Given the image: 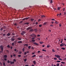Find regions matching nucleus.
I'll return each instance as SVG.
<instances>
[{
  "instance_id": "1",
  "label": "nucleus",
  "mask_w": 66,
  "mask_h": 66,
  "mask_svg": "<svg viewBox=\"0 0 66 66\" xmlns=\"http://www.w3.org/2000/svg\"><path fill=\"white\" fill-rule=\"evenodd\" d=\"M55 56L57 58H60L61 57V56L59 55H55Z\"/></svg>"
},
{
  "instance_id": "2",
  "label": "nucleus",
  "mask_w": 66,
  "mask_h": 66,
  "mask_svg": "<svg viewBox=\"0 0 66 66\" xmlns=\"http://www.w3.org/2000/svg\"><path fill=\"white\" fill-rule=\"evenodd\" d=\"M0 48L1 49V51H3V47L2 46H0Z\"/></svg>"
},
{
  "instance_id": "3",
  "label": "nucleus",
  "mask_w": 66,
  "mask_h": 66,
  "mask_svg": "<svg viewBox=\"0 0 66 66\" xmlns=\"http://www.w3.org/2000/svg\"><path fill=\"white\" fill-rule=\"evenodd\" d=\"M65 45V44H63V43H62L60 45V47H63V46H64Z\"/></svg>"
},
{
  "instance_id": "4",
  "label": "nucleus",
  "mask_w": 66,
  "mask_h": 66,
  "mask_svg": "<svg viewBox=\"0 0 66 66\" xmlns=\"http://www.w3.org/2000/svg\"><path fill=\"white\" fill-rule=\"evenodd\" d=\"M32 27H29L27 28V30L29 31V29H32Z\"/></svg>"
},
{
  "instance_id": "5",
  "label": "nucleus",
  "mask_w": 66,
  "mask_h": 66,
  "mask_svg": "<svg viewBox=\"0 0 66 66\" xmlns=\"http://www.w3.org/2000/svg\"><path fill=\"white\" fill-rule=\"evenodd\" d=\"M33 44L34 45H36V46H38V44L35 42H34Z\"/></svg>"
},
{
  "instance_id": "6",
  "label": "nucleus",
  "mask_w": 66,
  "mask_h": 66,
  "mask_svg": "<svg viewBox=\"0 0 66 66\" xmlns=\"http://www.w3.org/2000/svg\"><path fill=\"white\" fill-rule=\"evenodd\" d=\"M34 31H35V32H37V31H38V30H37V29H35L34 30Z\"/></svg>"
},
{
  "instance_id": "7",
  "label": "nucleus",
  "mask_w": 66,
  "mask_h": 66,
  "mask_svg": "<svg viewBox=\"0 0 66 66\" xmlns=\"http://www.w3.org/2000/svg\"><path fill=\"white\" fill-rule=\"evenodd\" d=\"M15 39L14 38H11V41H14L15 40Z\"/></svg>"
},
{
  "instance_id": "8",
  "label": "nucleus",
  "mask_w": 66,
  "mask_h": 66,
  "mask_svg": "<svg viewBox=\"0 0 66 66\" xmlns=\"http://www.w3.org/2000/svg\"><path fill=\"white\" fill-rule=\"evenodd\" d=\"M10 64H14V62L12 61H12H11Z\"/></svg>"
},
{
  "instance_id": "9",
  "label": "nucleus",
  "mask_w": 66,
  "mask_h": 66,
  "mask_svg": "<svg viewBox=\"0 0 66 66\" xmlns=\"http://www.w3.org/2000/svg\"><path fill=\"white\" fill-rule=\"evenodd\" d=\"M17 39H18V40H21V38L19 37L17 38Z\"/></svg>"
},
{
  "instance_id": "10",
  "label": "nucleus",
  "mask_w": 66,
  "mask_h": 66,
  "mask_svg": "<svg viewBox=\"0 0 66 66\" xmlns=\"http://www.w3.org/2000/svg\"><path fill=\"white\" fill-rule=\"evenodd\" d=\"M33 63L34 64V65H35V64H36V62L35 61H33Z\"/></svg>"
},
{
  "instance_id": "11",
  "label": "nucleus",
  "mask_w": 66,
  "mask_h": 66,
  "mask_svg": "<svg viewBox=\"0 0 66 66\" xmlns=\"http://www.w3.org/2000/svg\"><path fill=\"white\" fill-rule=\"evenodd\" d=\"M10 35H11V34H10V33H8L7 34V36H10Z\"/></svg>"
},
{
  "instance_id": "12",
  "label": "nucleus",
  "mask_w": 66,
  "mask_h": 66,
  "mask_svg": "<svg viewBox=\"0 0 66 66\" xmlns=\"http://www.w3.org/2000/svg\"><path fill=\"white\" fill-rule=\"evenodd\" d=\"M27 60V58L25 59L24 60V61L25 62H26Z\"/></svg>"
},
{
  "instance_id": "13",
  "label": "nucleus",
  "mask_w": 66,
  "mask_h": 66,
  "mask_svg": "<svg viewBox=\"0 0 66 66\" xmlns=\"http://www.w3.org/2000/svg\"><path fill=\"white\" fill-rule=\"evenodd\" d=\"M7 56L6 55H4V58H7Z\"/></svg>"
},
{
  "instance_id": "14",
  "label": "nucleus",
  "mask_w": 66,
  "mask_h": 66,
  "mask_svg": "<svg viewBox=\"0 0 66 66\" xmlns=\"http://www.w3.org/2000/svg\"><path fill=\"white\" fill-rule=\"evenodd\" d=\"M18 43H22V41H18Z\"/></svg>"
},
{
  "instance_id": "15",
  "label": "nucleus",
  "mask_w": 66,
  "mask_h": 66,
  "mask_svg": "<svg viewBox=\"0 0 66 66\" xmlns=\"http://www.w3.org/2000/svg\"><path fill=\"white\" fill-rule=\"evenodd\" d=\"M24 23L25 24H29V23L28 22H26Z\"/></svg>"
},
{
  "instance_id": "16",
  "label": "nucleus",
  "mask_w": 66,
  "mask_h": 66,
  "mask_svg": "<svg viewBox=\"0 0 66 66\" xmlns=\"http://www.w3.org/2000/svg\"><path fill=\"white\" fill-rule=\"evenodd\" d=\"M3 65L4 66H6V65L5 64V63L4 62L3 63Z\"/></svg>"
},
{
  "instance_id": "17",
  "label": "nucleus",
  "mask_w": 66,
  "mask_h": 66,
  "mask_svg": "<svg viewBox=\"0 0 66 66\" xmlns=\"http://www.w3.org/2000/svg\"><path fill=\"white\" fill-rule=\"evenodd\" d=\"M26 46V47H28V44H25L24 45V46Z\"/></svg>"
},
{
  "instance_id": "18",
  "label": "nucleus",
  "mask_w": 66,
  "mask_h": 66,
  "mask_svg": "<svg viewBox=\"0 0 66 66\" xmlns=\"http://www.w3.org/2000/svg\"><path fill=\"white\" fill-rule=\"evenodd\" d=\"M33 31V29H31L30 30L29 32H32Z\"/></svg>"
},
{
  "instance_id": "19",
  "label": "nucleus",
  "mask_w": 66,
  "mask_h": 66,
  "mask_svg": "<svg viewBox=\"0 0 66 66\" xmlns=\"http://www.w3.org/2000/svg\"><path fill=\"white\" fill-rule=\"evenodd\" d=\"M31 46H28V48L29 49H31Z\"/></svg>"
},
{
  "instance_id": "20",
  "label": "nucleus",
  "mask_w": 66,
  "mask_h": 66,
  "mask_svg": "<svg viewBox=\"0 0 66 66\" xmlns=\"http://www.w3.org/2000/svg\"><path fill=\"white\" fill-rule=\"evenodd\" d=\"M47 48H49L50 47V45H48L47 46Z\"/></svg>"
},
{
  "instance_id": "21",
  "label": "nucleus",
  "mask_w": 66,
  "mask_h": 66,
  "mask_svg": "<svg viewBox=\"0 0 66 66\" xmlns=\"http://www.w3.org/2000/svg\"><path fill=\"white\" fill-rule=\"evenodd\" d=\"M36 56V55H34L32 56V57H35V56Z\"/></svg>"
},
{
  "instance_id": "22",
  "label": "nucleus",
  "mask_w": 66,
  "mask_h": 66,
  "mask_svg": "<svg viewBox=\"0 0 66 66\" xmlns=\"http://www.w3.org/2000/svg\"><path fill=\"white\" fill-rule=\"evenodd\" d=\"M31 21H34V19H31Z\"/></svg>"
},
{
  "instance_id": "23",
  "label": "nucleus",
  "mask_w": 66,
  "mask_h": 66,
  "mask_svg": "<svg viewBox=\"0 0 66 66\" xmlns=\"http://www.w3.org/2000/svg\"><path fill=\"white\" fill-rule=\"evenodd\" d=\"M57 9L58 10H59H59H60V7H58Z\"/></svg>"
},
{
  "instance_id": "24",
  "label": "nucleus",
  "mask_w": 66,
  "mask_h": 66,
  "mask_svg": "<svg viewBox=\"0 0 66 66\" xmlns=\"http://www.w3.org/2000/svg\"><path fill=\"white\" fill-rule=\"evenodd\" d=\"M32 38L31 39H35V38L34 37H33V36H32Z\"/></svg>"
},
{
  "instance_id": "25",
  "label": "nucleus",
  "mask_w": 66,
  "mask_h": 66,
  "mask_svg": "<svg viewBox=\"0 0 66 66\" xmlns=\"http://www.w3.org/2000/svg\"><path fill=\"white\" fill-rule=\"evenodd\" d=\"M62 49V50H65V48L64 47H62L61 48Z\"/></svg>"
},
{
  "instance_id": "26",
  "label": "nucleus",
  "mask_w": 66,
  "mask_h": 66,
  "mask_svg": "<svg viewBox=\"0 0 66 66\" xmlns=\"http://www.w3.org/2000/svg\"><path fill=\"white\" fill-rule=\"evenodd\" d=\"M25 18V19H26V20H28V19H29V17L26 18Z\"/></svg>"
},
{
  "instance_id": "27",
  "label": "nucleus",
  "mask_w": 66,
  "mask_h": 66,
  "mask_svg": "<svg viewBox=\"0 0 66 66\" xmlns=\"http://www.w3.org/2000/svg\"><path fill=\"white\" fill-rule=\"evenodd\" d=\"M44 42H40L39 43L40 44H43Z\"/></svg>"
},
{
  "instance_id": "28",
  "label": "nucleus",
  "mask_w": 66,
  "mask_h": 66,
  "mask_svg": "<svg viewBox=\"0 0 66 66\" xmlns=\"http://www.w3.org/2000/svg\"><path fill=\"white\" fill-rule=\"evenodd\" d=\"M23 52H24V48H23L22 49Z\"/></svg>"
},
{
  "instance_id": "29",
  "label": "nucleus",
  "mask_w": 66,
  "mask_h": 66,
  "mask_svg": "<svg viewBox=\"0 0 66 66\" xmlns=\"http://www.w3.org/2000/svg\"><path fill=\"white\" fill-rule=\"evenodd\" d=\"M3 28H1V29L0 30L1 31H2V30H3Z\"/></svg>"
},
{
  "instance_id": "30",
  "label": "nucleus",
  "mask_w": 66,
  "mask_h": 66,
  "mask_svg": "<svg viewBox=\"0 0 66 66\" xmlns=\"http://www.w3.org/2000/svg\"><path fill=\"white\" fill-rule=\"evenodd\" d=\"M42 51H44V52H46V50L44 49L42 50Z\"/></svg>"
},
{
  "instance_id": "31",
  "label": "nucleus",
  "mask_w": 66,
  "mask_h": 66,
  "mask_svg": "<svg viewBox=\"0 0 66 66\" xmlns=\"http://www.w3.org/2000/svg\"><path fill=\"white\" fill-rule=\"evenodd\" d=\"M7 63H10V60H7Z\"/></svg>"
},
{
  "instance_id": "32",
  "label": "nucleus",
  "mask_w": 66,
  "mask_h": 66,
  "mask_svg": "<svg viewBox=\"0 0 66 66\" xmlns=\"http://www.w3.org/2000/svg\"><path fill=\"white\" fill-rule=\"evenodd\" d=\"M13 61L14 62H16V59H13Z\"/></svg>"
},
{
  "instance_id": "33",
  "label": "nucleus",
  "mask_w": 66,
  "mask_h": 66,
  "mask_svg": "<svg viewBox=\"0 0 66 66\" xmlns=\"http://www.w3.org/2000/svg\"><path fill=\"white\" fill-rule=\"evenodd\" d=\"M52 51L53 52H55V51H54V49H53L52 50Z\"/></svg>"
},
{
  "instance_id": "34",
  "label": "nucleus",
  "mask_w": 66,
  "mask_h": 66,
  "mask_svg": "<svg viewBox=\"0 0 66 66\" xmlns=\"http://www.w3.org/2000/svg\"><path fill=\"white\" fill-rule=\"evenodd\" d=\"M54 59L55 60H57V59L55 57L54 58Z\"/></svg>"
},
{
  "instance_id": "35",
  "label": "nucleus",
  "mask_w": 66,
  "mask_h": 66,
  "mask_svg": "<svg viewBox=\"0 0 66 66\" xmlns=\"http://www.w3.org/2000/svg\"><path fill=\"white\" fill-rule=\"evenodd\" d=\"M60 64L59 63H57L56 64V66H59Z\"/></svg>"
},
{
  "instance_id": "36",
  "label": "nucleus",
  "mask_w": 66,
  "mask_h": 66,
  "mask_svg": "<svg viewBox=\"0 0 66 66\" xmlns=\"http://www.w3.org/2000/svg\"><path fill=\"white\" fill-rule=\"evenodd\" d=\"M22 32V33H23V34H25V33H26V32L24 31H23Z\"/></svg>"
},
{
  "instance_id": "37",
  "label": "nucleus",
  "mask_w": 66,
  "mask_h": 66,
  "mask_svg": "<svg viewBox=\"0 0 66 66\" xmlns=\"http://www.w3.org/2000/svg\"><path fill=\"white\" fill-rule=\"evenodd\" d=\"M23 21H21L19 23H22L23 22Z\"/></svg>"
},
{
  "instance_id": "38",
  "label": "nucleus",
  "mask_w": 66,
  "mask_h": 66,
  "mask_svg": "<svg viewBox=\"0 0 66 66\" xmlns=\"http://www.w3.org/2000/svg\"><path fill=\"white\" fill-rule=\"evenodd\" d=\"M27 52H24V55H26L27 54Z\"/></svg>"
},
{
  "instance_id": "39",
  "label": "nucleus",
  "mask_w": 66,
  "mask_h": 66,
  "mask_svg": "<svg viewBox=\"0 0 66 66\" xmlns=\"http://www.w3.org/2000/svg\"><path fill=\"white\" fill-rule=\"evenodd\" d=\"M55 23H56V24H57L59 23V22H57V21H56L55 22Z\"/></svg>"
},
{
  "instance_id": "40",
  "label": "nucleus",
  "mask_w": 66,
  "mask_h": 66,
  "mask_svg": "<svg viewBox=\"0 0 66 66\" xmlns=\"http://www.w3.org/2000/svg\"><path fill=\"white\" fill-rule=\"evenodd\" d=\"M37 39L39 40H40V38H37Z\"/></svg>"
},
{
  "instance_id": "41",
  "label": "nucleus",
  "mask_w": 66,
  "mask_h": 66,
  "mask_svg": "<svg viewBox=\"0 0 66 66\" xmlns=\"http://www.w3.org/2000/svg\"><path fill=\"white\" fill-rule=\"evenodd\" d=\"M7 47L8 48H10V45H7Z\"/></svg>"
},
{
  "instance_id": "42",
  "label": "nucleus",
  "mask_w": 66,
  "mask_h": 66,
  "mask_svg": "<svg viewBox=\"0 0 66 66\" xmlns=\"http://www.w3.org/2000/svg\"><path fill=\"white\" fill-rule=\"evenodd\" d=\"M41 16L43 17H45V16L44 15H41Z\"/></svg>"
},
{
  "instance_id": "43",
  "label": "nucleus",
  "mask_w": 66,
  "mask_h": 66,
  "mask_svg": "<svg viewBox=\"0 0 66 66\" xmlns=\"http://www.w3.org/2000/svg\"><path fill=\"white\" fill-rule=\"evenodd\" d=\"M12 45L13 46H14V43H13L12 44Z\"/></svg>"
},
{
  "instance_id": "44",
  "label": "nucleus",
  "mask_w": 66,
  "mask_h": 66,
  "mask_svg": "<svg viewBox=\"0 0 66 66\" xmlns=\"http://www.w3.org/2000/svg\"><path fill=\"white\" fill-rule=\"evenodd\" d=\"M31 41L32 42H35V40H32Z\"/></svg>"
},
{
  "instance_id": "45",
  "label": "nucleus",
  "mask_w": 66,
  "mask_h": 66,
  "mask_svg": "<svg viewBox=\"0 0 66 66\" xmlns=\"http://www.w3.org/2000/svg\"><path fill=\"white\" fill-rule=\"evenodd\" d=\"M39 27H42V25L41 24H39Z\"/></svg>"
},
{
  "instance_id": "46",
  "label": "nucleus",
  "mask_w": 66,
  "mask_h": 66,
  "mask_svg": "<svg viewBox=\"0 0 66 66\" xmlns=\"http://www.w3.org/2000/svg\"><path fill=\"white\" fill-rule=\"evenodd\" d=\"M19 54H21L22 52H19Z\"/></svg>"
},
{
  "instance_id": "47",
  "label": "nucleus",
  "mask_w": 66,
  "mask_h": 66,
  "mask_svg": "<svg viewBox=\"0 0 66 66\" xmlns=\"http://www.w3.org/2000/svg\"><path fill=\"white\" fill-rule=\"evenodd\" d=\"M57 62H58V63H60V62H61V61L59 60H57Z\"/></svg>"
},
{
  "instance_id": "48",
  "label": "nucleus",
  "mask_w": 66,
  "mask_h": 66,
  "mask_svg": "<svg viewBox=\"0 0 66 66\" xmlns=\"http://www.w3.org/2000/svg\"><path fill=\"white\" fill-rule=\"evenodd\" d=\"M13 56H14V57H15V56H16V54H13Z\"/></svg>"
},
{
  "instance_id": "49",
  "label": "nucleus",
  "mask_w": 66,
  "mask_h": 66,
  "mask_svg": "<svg viewBox=\"0 0 66 66\" xmlns=\"http://www.w3.org/2000/svg\"><path fill=\"white\" fill-rule=\"evenodd\" d=\"M59 60H60V61H62V59H61V58H59Z\"/></svg>"
},
{
  "instance_id": "50",
  "label": "nucleus",
  "mask_w": 66,
  "mask_h": 66,
  "mask_svg": "<svg viewBox=\"0 0 66 66\" xmlns=\"http://www.w3.org/2000/svg\"><path fill=\"white\" fill-rule=\"evenodd\" d=\"M4 60L5 61H7V59L6 58H4Z\"/></svg>"
},
{
  "instance_id": "51",
  "label": "nucleus",
  "mask_w": 66,
  "mask_h": 66,
  "mask_svg": "<svg viewBox=\"0 0 66 66\" xmlns=\"http://www.w3.org/2000/svg\"><path fill=\"white\" fill-rule=\"evenodd\" d=\"M61 63L62 64H65V63L64 62H61Z\"/></svg>"
},
{
  "instance_id": "52",
  "label": "nucleus",
  "mask_w": 66,
  "mask_h": 66,
  "mask_svg": "<svg viewBox=\"0 0 66 66\" xmlns=\"http://www.w3.org/2000/svg\"><path fill=\"white\" fill-rule=\"evenodd\" d=\"M52 20H53V21H55V19H52Z\"/></svg>"
},
{
  "instance_id": "53",
  "label": "nucleus",
  "mask_w": 66,
  "mask_h": 66,
  "mask_svg": "<svg viewBox=\"0 0 66 66\" xmlns=\"http://www.w3.org/2000/svg\"><path fill=\"white\" fill-rule=\"evenodd\" d=\"M25 19H26L25 18H24L22 19V20H23V21H24V20H25Z\"/></svg>"
},
{
  "instance_id": "54",
  "label": "nucleus",
  "mask_w": 66,
  "mask_h": 66,
  "mask_svg": "<svg viewBox=\"0 0 66 66\" xmlns=\"http://www.w3.org/2000/svg\"><path fill=\"white\" fill-rule=\"evenodd\" d=\"M43 57V56H39V57Z\"/></svg>"
},
{
  "instance_id": "55",
  "label": "nucleus",
  "mask_w": 66,
  "mask_h": 66,
  "mask_svg": "<svg viewBox=\"0 0 66 66\" xmlns=\"http://www.w3.org/2000/svg\"><path fill=\"white\" fill-rule=\"evenodd\" d=\"M61 15H62V13H60L59 14V16H61Z\"/></svg>"
},
{
  "instance_id": "56",
  "label": "nucleus",
  "mask_w": 66,
  "mask_h": 66,
  "mask_svg": "<svg viewBox=\"0 0 66 66\" xmlns=\"http://www.w3.org/2000/svg\"><path fill=\"white\" fill-rule=\"evenodd\" d=\"M18 57H21V55H19L18 56Z\"/></svg>"
},
{
  "instance_id": "57",
  "label": "nucleus",
  "mask_w": 66,
  "mask_h": 66,
  "mask_svg": "<svg viewBox=\"0 0 66 66\" xmlns=\"http://www.w3.org/2000/svg\"><path fill=\"white\" fill-rule=\"evenodd\" d=\"M37 36L38 37H39V36H40V35H38Z\"/></svg>"
},
{
  "instance_id": "58",
  "label": "nucleus",
  "mask_w": 66,
  "mask_h": 66,
  "mask_svg": "<svg viewBox=\"0 0 66 66\" xmlns=\"http://www.w3.org/2000/svg\"><path fill=\"white\" fill-rule=\"evenodd\" d=\"M50 3H52V0H51V1H50Z\"/></svg>"
},
{
  "instance_id": "59",
  "label": "nucleus",
  "mask_w": 66,
  "mask_h": 66,
  "mask_svg": "<svg viewBox=\"0 0 66 66\" xmlns=\"http://www.w3.org/2000/svg\"><path fill=\"white\" fill-rule=\"evenodd\" d=\"M3 28L4 29H6V27H5V26H4Z\"/></svg>"
},
{
  "instance_id": "60",
  "label": "nucleus",
  "mask_w": 66,
  "mask_h": 66,
  "mask_svg": "<svg viewBox=\"0 0 66 66\" xmlns=\"http://www.w3.org/2000/svg\"><path fill=\"white\" fill-rule=\"evenodd\" d=\"M21 34L22 35H24V34L23 33H21Z\"/></svg>"
},
{
  "instance_id": "61",
  "label": "nucleus",
  "mask_w": 66,
  "mask_h": 66,
  "mask_svg": "<svg viewBox=\"0 0 66 66\" xmlns=\"http://www.w3.org/2000/svg\"><path fill=\"white\" fill-rule=\"evenodd\" d=\"M32 36H35V34H32Z\"/></svg>"
},
{
  "instance_id": "62",
  "label": "nucleus",
  "mask_w": 66,
  "mask_h": 66,
  "mask_svg": "<svg viewBox=\"0 0 66 66\" xmlns=\"http://www.w3.org/2000/svg\"><path fill=\"white\" fill-rule=\"evenodd\" d=\"M14 24V26H16L17 25V24L16 23H15Z\"/></svg>"
},
{
  "instance_id": "63",
  "label": "nucleus",
  "mask_w": 66,
  "mask_h": 66,
  "mask_svg": "<svg viewBox=\"0 0 66 66\" xmlns=\"http://www.w3.org/2000/svg\"><path fill=\"white\" fill-rule=\"evenodd\" d=\"M6 35V34H3V36H5Z\"/></svg>"
},
{
  "instance_id": "64",
  "label": "nucleus",
  "mask_w": 66,
  "mask_h": 66,
  "mask_svg": "<svg viewBox=\"0 0 66 66\" xmlns=\"http://www.w3.org/2000/svg\"><path fill=\"white\" fill-rule=\"evenodd\" d=\"M63 60H64V61H66V58H64L63 59Z\"/></svg>"
}]
</instances>
